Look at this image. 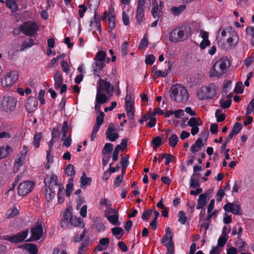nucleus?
I'll use <instances>...</instances> for the list:
<instances>
[{
	"mask_svg": "<svg viewBox=\"0 0 254 254\" xmlns=\"http://www.w3.org/2000/svg\"><path fill=\"white\" fill-rule=\"evenodd\" d=\"M227 238V235H223V234H222L218 240V244L217 246H219L222 248V247L225 244L226 242Z\"/></svg>",
	"mask_w": 254,
	"mask_h": 254,
	"instance_id": "nucleus-60",
	"label": "nucleus"
},
{
	"mask_svg": "<svg viewBox=\"0 0 254 254\" xmlns=\"http://www.w3.org/2000/svg\"><path fill=\"white\" fill-rule=\"evenodd\" d=\"M252 113H254V98L251 101L246 110V115H249Z\"/></svg>",
	"mask_w": 254,
	"mask_h": 254,
	"instance_id": "nucleus-52",
	"label": "nucleus"
},
{
	"mask_svg": "<svg viewBox=\"0 0 254 254\" xmlns=\"http://www.w3.org/2000/svg\"><path fill=\"white\" fill-rule=\"evenodd\" d=\"M168 73L169 69H165L164 70H158L157 72H156V74L155 75V76L156 77H165L168 75Z\"/></svg>",
	"mask_w": 254,
	"mask_h": 254,
	"instance_id": "nucleus-58",
	"label": "nucleus"
},
{
	"mask_svg": "<svg viewBox=\"0 0 254 254\" xmlns=\"http://www.w3.org/2000/svg\"><path fill=\"white\" fill-rule=\"evenodd\" d=\"M121 163L122 166V172H125L128 165V156L126 155L122 157L121 160Z\"/></svg>",
	"mask_w": 254,
	"mask_h": 254,
	"instance_id": "nucleus-46",
	"label": "nucleus"
},
{
	"mask_svg": "<svg viewBox=\"0 0 254 254\" xmlns=\"http://www.w3.org/2000/svg\"><path fill=\"white\" fill-rule=\"evenodd\" d=\"M106 218L110 223L114 225H119L120 224L119 221L118 213H114L106 217Z\"/></svg>",
	"mask_w": 254,
	"mask_h": 254,
	"instance_id": "nucleus-32",
	"label": "nucleus"
},
{
	"mask_svg": "<svg viewBox=\"0 0 254 254\" xmlns=\"http://www.w3.org/2000/svg\"><path fill=\"white\" fill-rule=\"evenodd\" d=\"M38 101L34 97H30L25 103V108L29 113L34 111L36 109Z\"/></svg>",
	"mask_w": 254,
	"mask_h": 254,
	"instance_id": "nucleus-20",
	"label": "nucleus"
},
{
	"mask_svg": "<svg viewBox=\"0 0 254 254\" xmlns=\"http://www.w3.org/2000/svg\"><path fill=\"white\" fill-rule=\"evenodd\" d=\"M18 74L16 71L12 70L8 72L4 79L1 80V85L3 87L12 86L18 79Z\"/></svg>",
	"mask_w": 254,
	"mask_h": 254,
	"instance_id": "nucleus-8",
	"label": "nucleus"
},
{
	"mask_svg": "<svg viewBox=\"0 0 254 254\" xmlns=\"http://www.w3.org/2000/svg\"><path fill=\"white\" fill-rule=\"evenodd\" d=\"M244 62L247 67L250 66L254 62V54H253L251 57L246 58Z\"/></svg>",
	"mask_w": 254,
	"mask_h": 254,
	"instance_id": "nucleus-63",
	"label": "nucleus"
},
{
	"mask_svg": "<svg viewBox=\"0 0 254 254\" xmlns=\"http://www.w3.org/2000/svg\"><path fill=\"white\" fill-rule=\"evenodd\" d=\"M18 213V210L15 207H13L7 211L6 215L7 218H12L17 215Z\"/></svg>",
	"mask_w": 254,
	"mask_h": 254,
	"instance_id": "nucleus-48",
	"label": "nucleus"
},
{
	"mask_svg": "<svg viewBox=\"0 0 254 254\" xmlns=\"http://www.w3.org/2000/svg\"><path fill=\"white\" fill-rule=\"evenodd\" d=\"M246 32L251 38V43L253 46L254 47V27L249 26L246 29Z\"/></svg>",
	"mask_w": 254,
	"mask_h": 254,
	"instance_id": "nucleus-49",
	"label": "nucleus"
},
{
	"mask_svg": "<svg viewBox=\"0 0 254 254\" xmlns=\"http://www.w3.org/2000/svg\"><path fill=\"white\" fill-rule=\"evenodd\" d=\"M92 179L91 178L87 177L84 172L80 178V187L82 189L85 188L87 186L90 185Z\"/></svg>",
	"mask_w": 254,
	"mask_h": 254,
	"instance_id": "nucleus-27",
	"label": "nucleus"
},
{
	"mask_svg": "<svg viewBox=\"0 0 254 254\" xmlns=\"http://www.w3.org/2000/svg\"><path fill=\"white\" fill-rule=\"evenodd\" d=\"M108 101L107 96L105 95L103 92L97 91V95L96 96V104L95 105V109L97 111L100 110V105L105 103Z\"/></svg>",
	"mask_w": 254,
	"mask_h": 254,
	"instance_id": "nucleus-15",
	"label": "nucleus"
},
{
	"mask_svg": "<svg viewBox=\"0 0 254 254\" xmlns=\"http://www.w3.org/2000/svg\"><path fill=\"white\" fill-rule=\"evenodd\" d=\"M55 190H49L48 188L46 189L45 191V196L46 199L48 202L54 198L55 195Z\"/></svg>",
	"mask_w": 254,
	"mask_h": 254,
	"instance_id": "nucleus-42",
	"label": "nucleus"
},
{
	"mask_svg": "<svg viewBox=\"0 0 254 254\" xmlns=\"http://www.w3.org/2000/svg\"><path fill=\"white\" fill-rule=\"evenodd\" d=\"M42 136L41 133H36L34 137V145L35 147L37 148L39 147V143Z\"/></svg>",
	"mask_w": 254,
	"mask_h": 254,
	"instance_id": "nucleus-61",
	"label": "nucleus"
},
{
	"mask_svg": "<svg viewBox=\"0 0 254 254\" xmlns=\"http://www.w3.org/2000/svg\"><path fill=\"white\" fill-rule=\"evenodd\" d=\"M31 240L36 241L40 239L43 234V229L40 225H35L31 230Z\"/></svg>",
	"mask_w": 254,
	"mask_h": 254,
	"instance_id": "nucleus-18",
	"label": "nucleus"
},
{
	"mask_svg": "<svg viewBox=\"0 0 254 254\" xmlns=\"http://www.w3.org/2000/svg\"><path fill=\"white\" fill-rule=\"evenodd\" d=\"M203 146V143L200 138H198L195 143L193 144L190 148V150L193 153L198 152Z\"/></svg>",
	"mask_w": 254,
	"mask_h": 254,
	"instance_id": "nucleus-33",
	"label": "nucleus"
},
{
	"mask_svg": "<svg viewBox=\"0 0 254 254\" xmlns=\"http://www.w3.org/2000/svg\"><path fill=\"white\" fill-rule=\"evenodd\" d=\"M169 94L171 100L177 102H186L189 98L188 90L181 84L173 85Z\"/></svg>",
	"mask_w": 254,
	"mask_h": 254,
	"instance_id": "nucleus-3",
	"label": "nucleus"
},
{
	"mask_svg": "<svg viewBox=\"0 0 254 254\" xmlns=\"http://www.w3.org/2000/svg\"><path fill=\"white\" fill-rule=\"evenodd\" d=\"M230 62L226 57H223L216 62L209 71V75L211 77L221 78L224 76L230 66Z\"/></svg>",
	"mask_w": 254,
	"mask_h": 254,
	"instance_id": "nucleus-1",
	"label": "nucleus"
},
{
	"mask_svg": "<svg viewBox=\"0 0 254 254\" xmlns=\"http://www.w3.org/2000/svg\"><path fill=\"white\" fill-rule=\"evenodd\" d=\"M34 184L31 181H25L19 184L18 187L19 195L24 196L28 194L33 189Z\"/></svg>",
	"mask_w": 254,
	"mask_h": 254,
	"instance_id": "nucleus-9",
	"label": "nucleus"
},
{
	"mask_svg": "<svg viewBox=\"0 0 254 254\" xmlns=\"http://www.w3.org/2000/svg\"><path fill=\"white\" fill-rule=\"evenodd\" d=\"M218 32L221 37L224 38L229 37L236 31L233 27L228 26L227 27H220Z\"/></svg>",
	"mask_w": 254,
	"mask_h": 254,
	"instance_id": "nucleus-22",
	"label": "nucleus"
},
{
	"mask_svg": "<svg viewBox=\"0 0 254 254\" xmlns=\"http://www.w3.org/2000/svg\"><path fill=\"white\" fill-rule=\"evenodd\" d=\"M28 150V147L26 146H24L22 149L17 155L13 165V169L15 171L17 172L19 168L25 163Z\"/></svg>",
	"mask_w": 254,
	"mask_h": 254,
	"instance_id": "nucleus-7",
	"label": "nucleus"
},
{
	"mask_svg": "<svg viewBox=\"0 0 254 254\" xmlns=\"http://www.w3.org/2000/svg\"><path fill=\"white\" fill-rule=\"evenodd\" d=\"M179 140L178 136L176 134L173 133L168 139V143L171 147H174L177 144Z\"/></svg>",
	"mask_w": 254,
	"mask_h": 254,
	"instance_id": "nucleus-37",
	"label": "nucleus"
},
{
	"mask_svg": "<svg viewBox=\"0 0 254 254\" xmlns=\"http://www.w3.org/2000/svg\"><path fill=\"white\" fill-rule=\"evenodd\" d=\"M178 221L182 224H185L187 221V217L183 211H180L178 213Z\"/></svg>",
	"mask_w": 254,
	"mask_h": 254,
	"instance_id": "nucleus-54",
	"label": "nucleus"
},
{
	"mask_svg": "<svg viewBox=\"0 0 254 254\" xmlns=\"http://www.w3.org/2000/svg\"><path fill=\"white\" fill-rule=\"evenodd\" d=\"M72 216L70 211L67 210L64 213L63 218L62 220V226L63 227L64 225L66 226L69 225Z\"/></svg>",
	"mask_w": 254,
	"mask_h": 254,
	"instance_id": "nucleus-29",
	"label": "nucleus"
},
{
	"mask_svg": "<svg viewBox=\"0 0 254 254\" xmlns=\"http://www.w3.org/2000/svg\"><path fill=\"white\" fill-rule=\"evenodd\" d=\"M125 104L127 116L129 119H132L134 116V103L132 102Z\"/></svg>",
	"mask_w": 254,
	"mask_h": 254,
	"instance_id": "nucleus-28",
	"label": "nucleus"
},
{
	"mask_svg": "<svg viewBox=\"0 0 254 254\" xmlns=\"http://www.w3.org/2000/svg\"><path fill=\"white\" fill-rule=\"evenodd\" d=\"M16 104V99L11 96L0 97V109L6 112L13 111Z\"/></svg>",
	"mask_w": 254,
	"mask_h": 254,
	"instance_id": "nucleus-5",
	"label": "nucleus"
},
{
	"mask_svg": "<svg viewBox=\"0 0 254 254\" xmlns=\"http://www.w3.org/2000/svg\"><path fill=\"white\" fill-rule=\"evenodd\" d=\"M148 45V39L146 34L144 35L138 46L139 50H145Z\"/></svg>",
	"mask_w": 254,
	"mask_h": 254,
	"instance_id": "nucleus-39",
	"label": "nucleus"
},
{
	"mask_svg": "<svg viewBox=\"0 0 254 254\" xmlns=\"http://www.w3.org/2000/svg\"><path fill=\"white\" fill-rule=\"evenodd\" d=\"M208 195V194L207 193H202L199 195L196 205V208L197 209L202 208L205 205Z\"/></svg>",
	"mask_w": 254,
	"mask_h": 254,
	"instance_id": "nucleus-25",
	"label": "nucleus"
},
{
	"mask_svg": "<svg viewBox=\"0 0 254 254\" xmlns=\"http://www.w3.org/2000/svg\"><path fill=\"white\" fill-rule=\"evenodd\" d=\"M188 125L191 127V133L194 135L199 132V126L202 125V122L199 118H191L188 122Z\"/></svg>",
	"mask_w": 254,
	"mask_h": 254,
	"instance_id": "nucleus-11",
	"label": "nucleus"
},
{
	"mask_svg": "<svg viewBox=\"0 0 254 254\" xmlns=\"http://www.w3.org/2000/svg\"><path fill=\"white\" fill-rule=\"evenodd\" d=\"M144 15L143 8H137L136 12V18L138 23L142 22Z\"/></svg>",
	"mask_w": 254,
	"mask_h": 254,
	"instance_id": "nucleus-41",
	"label": "nucleus"
},
{
	"mask_svg": "<svg viewBox=\"0 0 254 254\" xmlns=\"http://www.w3.org/2000/svg\"><path fill=\"white\" fill-rule=\"evenodd\" d=\"M244 90V86L242 82H239L236 83L234 88V91L239 94L242 93Z\"/></svg>",
	"mask_w": 254,
	"mask_h": 254,
	"instance_id": "nucleus-55",
	"label": "nucleus"
},
{
	"mask_svg": "<svg viewBox=\"0 0 254 254\" xmlns=\"http://www.w3.org/2000/svg\"><path fill=\"white\" fill-rule=\"evenodd\" d=\"M20 248L26 250L30 254H37L38 253L37 246L33 244L25 243L20 245Z\"/></svg>",
	"mask_w": 254,
	"mask_h": 254,
	"instance_id": "nucleus-23",
	"label": "nucleus"
},
{
	"mask_svg": "<svg viewBox=\"0 0 254 254\" xmlns=\"http://www.w3.org/2000/svg\"><path fill=\"white\" fill-rule=\"evenodd\" d=\"M55 81V86L56 88H59L63 84V78L62 73L57 71L54 76Z\"/></svg>",
	"mask_w": 254,
	"mask_h": 254,
	"instance_id": "nucleus-26",
	"label": "nucleus"
},
{
	"mask_svg": "<svg viewBox=\"0 0 254 254\" xmlns=\"http://www.w3.org/2000/svg\"><path fill=\"white\" fill-rule=\"evenodd\" d=\"M27 235L28 231L25 230L22 232L19 233L17 235H15L11 237H9L6 239L11 242L17 243L21 242L24 240H25L27 237Z\"/></svg>",
	"mask_w": 254,
	"mask_h": 254,
	"instance_id": "nucleus-19",
	"label": "nucleus"
},
{
	"mask_svg": "<svg viewBox=\"0 0 254 254\" xmlns=\"http://www.w3.org/2000/svg\"><path fill=\"white\" fill-rule=\"evenodd\" d=\"M104 65V62L95 61V64L93 66L94 74L99 76L100 73V71L103 68Z\"/></svg>",
	"mask_w": 254,
	"mask_h": 254,
	"instance_id": "nucleus-30",
	"label": "nucleus"
},
{
	"mask_svg": "<svg viewBox=\"0 0 254 254\" xmlns=\"http://www.w3.org/2000/svg\"><path fill=\"white\" fill-rule=\"evenodd\" d=\"M57 180L58 178L56 175L51 174L46 177L45 179L44 183L48 189L55 190V189L58 188L59 186Z\"/></svg>",
	"mask_w": 254,
	"mask_h": 254,
	"instance_id": "nucleus-12",
	"label": "nucleus"
},
{
	"mask_svg": "<svg viewBox=\"0 0 254 254\" xmlns=\"http://www.w3.org/2000/svg\"><path fill=\"white\" fill-rule=\"evenodd\" d=\"M242 125L239 123H236L232 129V131L235 134H238L242 129Z\"/></svg>",
	"mask_w": 254,
	"mask_h": 254,
	"instance_id": "nucleus-62",
	"label": "nucleus"
},
{
	"mask_svg": "<svg viewBox=\"0 0 254 254\" xmlns=\"http://www.w3.org/2000/svg\"><path fill=\"white\" fill-rule=\"evenodd\" d=\"M114 213H118V211L117 209L113 208L112 206L108 207L104 211L105 217Z\"/></svg>",
	"mask_w": 254,
	"mask_h": 254,
	"instance_id": "nucleus-51",
	"label": "nucleus"
},
{
	"mask_svg": "<svg viewBox=\"0 0 254 254\" xmlns=\"http://www.w3.org/2000/svg\"><path fill=\"white\" fill-rule=\"evenodd\" d=\"M35 42L34 40L32 39H29L27 41H25L23 42V43L21 44L20 47V50L23 51L25 50V49L30 48L35 45Z\"/></svg>",
	"mask_w": 254,
	"mask_h": 254,
	"instance_id": "nucleus-40",
	"label": "nucleus"
},
{
	"mask_svg": "<svg viewBox=\"0 0 254 254\" xmlns=\"http://www.w3.org/2000/svg\"><path fill=\"white\" fill-rule=\"evenodd\" d=\"M73 178L69 179L68 184L66 186V194L67 196H70L73 189Z\"/></svg>",
	"mask_w": 254,
	"mask_h": 254,
	"instance_id": "nucleus-44",
	"label": "nucleus"
},
{
	"mask_svg": "<svg viewBox=\"0 0 254 254\" xmlns=\"http://www.w3.org/2000/svg\"><path fill=\"white\" fill-rule=\"evenodd\" d=\"M110 243V240L108 238H104L101 239L99 243V245L97 247V250L99 251H102L106 249L104 246H107Z\"/></svg>",
	"mask_w": 254,
	"mask_h": 254,
	"instance_id": "nucleus-36",
	"label": "nucleus"
},
{
	"mask_svg": "<svg viewBox=\"0 0 254 254\" xmlns=\"http://www.w3.org/2000/svg\"><path fill=\"white\" fill-rule=\"evenodd\" d=\"M111 231L113 235L118 240L124 234V231L121 227H114Z\"/></svg>",
	"mask_w": 254,
	"mask_h": 254,
	"instance_id": "nucleus-34",
	"label": "nucleus"
},
{
	"mask_svg": "<svg viewBox=\"0 0 254 254\" xmlns=\"http://www.w3.org/2000/svg\"><path fill=\"white\" fill-rule=\"evenodd\" d=\"M83 223V220L80 217L76 216H72L69 224H71L74 226H77Z\"/></svg>",
	"mask_w": 254,
	"mask_h": 254,
	"instance_id": "nucleus-45",
	"label": "nucleus"
},
{
	"mask_svg": "<svg viewBox=\"0 0 254 254\" xmlns=\"http://www.w3.org/2000/svg\"><path fill=\"white\" fill-rule=\"evenodd\" d=\"M121 150V145H118L113 152V161H116L118 159V155L120 152V150Z\"/></svg>",
	"mask_w": 254,
	"mask_h": 254,
	"instance_id": "nucleus-59",
	"label": "nucleus"
},
{
	"mask_svg": "<svg viewBox=\"0 0 254 254\" xmlns=\"http://www.w3.org/2000/svg\"><path fill=\"white\" fill-rule=\"evenodd\" d=\"M224 209L225 211L232 212L235 215L241 214L240 205L237 203L228 202L224 206Z\"/></svg>",
	"mask_w": 254,
	"mask_h": 254,
	"instance_id": "nucleus-16",
	"label": "nucleus"
},
{
	"mask_svg": "<svg viewBox=\"0 0 254 254\" xmlns=\"http://www.w3.org/2000/svg\"><path fill=\"white\" fill-rule=\"evenodd\" d=\"M5 4L11 11L15 12L17 11L18 8L14 0H6Z\"/></svg>",
	"mask_w": 254,
	"mask_h": 254,
	"instance_id": "nucleus-38",
	"label": "nucleus"
},
{
	"mask_svg": "<svg viewBox=\"0 0 254 254\" xmlns=\"http://www.w3.org/2000/svg\"><path fill=\"white\" fill-rule=\"evenodd\" d=\"M113 87L110 83L104 80L100 79L97 87V91H105L107 94H110L113 90Z\"/></svg>",
	"mask_w": 254,
	"mask_h": 254,
	"instance_id": "nucleus-17",
	"label": "nucleus"
},
{
	"mask_svg": "<svg viewBox=\"0 0 254 254\" xmlns=\"http://www.w3.org/2000/svg\"><path fill=\"white\" fill-rule=\"evenodd\" d=\"M106 57V54L105 52L103 51H98L96 54L94 60L104 62Z\"/></svg>",
	"mask_w": 254,
	"mask_h": 254,
	"instance_id": "nucleus-43",
	"label": "nucleus"
},
{
	"mask_svg": "<svg viewBox=\"0 0 254 254\" xmlns=\"http://www.w3.org/2000/svg\"><path fill=\"white\" fill-rule=\"evenodd\" d=\"M117 126H115L113 124H110L108 127L106 135L107 137L111 141H115L118 137L119 134L117 133Z\"/></svg>",
	"mask_w": 254,
	"mask_h": 254,
	"instance_id": "nucleus-14",
	"label": "nucleus"
},
{
	"mask_svg": "<svg viewBox=\"0 0 254 254\" xmlns=\"http://www.w3.org/2000/svg\"><path fill=\"white\" fill-rule=\"evenodd\" d=\"M19 29L24 34L29 36H33L38 31L39 27L36 23L29 21L21 25Z\"/></svg>",
	"mask_w": 254,
	"mask_h": 254,
	"instance_id": "nucleus-6",
	"label": "nucleus"
},
{
	"mask_svg": "<svg viewBox=\"0 0 254 254\" xmlns=\"http://www.w3.org/2000/svg\"><path fill=\"white\" fill-rule=\"evenodd\" d=\"M239 41V38L238 35L237 33L235 32L227 39L225 43V48L228 50L234 49L238 43Z\"/></svg>",
	"mask_w": 254,
	"mask_h": 254,
	"instance_id": "nucleus-13",
	"label": "nucleus"
},
{
	"mask_svg": "<svg viewBox=\"0 0 254 254\" xmlns=\"http://www.w3.org/2000/svg\"><path fill=\"white\" fill-rule=\"evenodd\" d=\"M104 118V114L103 112H100L99 115L96 118V125L100 127L103 124Z\"/></svg>",
	"mask_w": 254,
	"mask_h": 254,
	"instance_id": "nucleus-57",
	"label": "nucleus"
},
{
	"mask_svg": "<svg viewBox=\"0 0 254 254\" xmlns=\"http://www.w3.org/2000/svg\"><path fill=\"white\" fill-rule=\"evenodd\" d=\"M47 163L46 164V168L47 169H49L50 167L51 164L53 162V157L51 155L50 150L47 151Z\"/></svg>",
	"mask_w": 254,
	"mask_h": 254,
	"instance_id": "nucleus-53",
	"label": "nucleus"
},
{
	"mask_svg": "<svg viewBox=\"0 0 254 254\" xmlns=\"http://www.w3.org/2000/svg\"><path fill=\"white\" fill-rule=\"evenodd\" d=\"M222 251V248L219 246L212 247L209 254H219Z\"/></svg>",
	"mask_w": 254,
	"mask_h": 254,
	"instance_id": "nucleus-64",
	"label": "nucleus"
},
{
	"mask_svg": "<svg viewBox=\"0 0 254 254\" xmlns=\"http://www.w3.org/2000/svg\"><path fill=\"white\" fill-rule=\"evenodd\" d=\"M12 148L8 145L0 146V160L7 158L12 152Z\"/></svg>",
	"mask_w": 254,
	"mask_h": 254,
	"instance_id": "nucleus-21",
	"label": "nucleus"
},
{
	"mask_svg": "<svg viewBox=\"0 0 254 254\" xmlns=\"http://www.w3.org/2000/svg\"><path fill=\"white\" fill-rule=\"evenodd\" d=\"M163 2L160 1L159 3L157 0H152L151 12L154 18L160 17L162 15Z\"/></svg>",
	"mask_w": 254,
	"mask_h": 254,
	"instance_id": "nucleus-10",
	"label": "nucleus"
},
{
	"mask_svg": "<svg viewBox=\"0 0 254 254\" xmlns=\"http://www.w3.org/2000/svg\"><path fill=\"white\" fill-rule=\"evenodd\" d=\"M129 43L127 42H124L121 45V52L123 55L126 56L128 53V48Z\"/></svg>",
	"mask_w": 254,
	"mask_h": 254,
	"instance_id": "nucleus-56",
	"label": "nucleus"
},
{
	"mask_svg": "<svg viewBox=\"0 0 254 254\" xmlns=\"http://www.w3.org/2000/svg\"><path fill=\"white\" fill-rule=\"evenodd\" d=\"M191 34V28L189 25H183L179 28L174 29L169 34L171 42L178 43L185 41Z\"/></svg>",
	"mask_w": 254,
	"mask_h": 254,
	"instance_id": "nucleus-2",
	"label": "nucleus"
},
{
	"mask_svg": "<svg viewBox=\"0 0 254 254\" xmlns=\"http://www.w3.org/2000/svg\"><path fill=\"white\" fill-rule=\"evenodd\" d=\"M108 27L109 30L108 32L111 33L113 29L116 26V18H108Z\"/></svg>",
	"mask_w": 254,
	"mask_h": 254,
	"instance_id": "nucleus-47",
	"label": "nucleus"
},
{
	"mask_svg": "<svg viewBox=\"0 0 254 254\" xmlns=\"http://www.w3.org/2000/svg\"><path fill=\"white\" fill-rule=\"evenodd\" d=\"M92 25H94L96 29L99 32H101V26L100 23V18L97 13H94V20L91 22Z\"/></svg>",
	"mask_w": 254,
	"mask_h": 254,
	"instance_id": "nucleus-35",
	"label": "nucleus"
},
{
	"mask_svg": "<svg viewBox=\"0 0 254 254\" xmlns=\"http://www.w3.org/2000/svg\"><path fill=\"white\" fill-rule=\"evenodd\" d=\"M218 90L217 86L211 83L199 88L196 91V95L201 100L211 99L216 96Z\"/></svg>",
	"mask_w": 254,
	"mask_h": 254,
	"instance_id": "nucleus-4",
	"label": "nucleus"
},
{
	"mask_svg": "<svg viewBox=\"0 0 254 254\" xmlns=\"http://www.w3.org/2000/svg\"><path fill=\"white\" fill-rule=\"evenodd\" d=\"M65 173L68 176H74L75 172L73 166L71 164H68L65 167Z\"/></svg>",
	"mask_w": 254,
	"mask_h": 254,
	"instance_id": "nucleus-50",
	"label": "nucleus"
},
{
	"mask_svg": "<svg viewBox=\"0 0 254 254\" xmlns=\"http://www.w3.org/2000/svg\"><path fill=\"white\" fill-rule=\"evenodd\" d=\"M173 233L169 227L166 229V234L163 237L162 242L164 243L165 245L167 244H173Z\"/></svg>",
	"mask_w": 254,
	"mask_h": 254,
	"instance_id": "nucleus-24",
	"label": "nucleus"
},
{
	"mask_svg": "<svg viewBox=\"0 0 254 254\" xmlns=\"http://www.w3.org/2000/svg\"><path fill=\"white\" fill-rule=\"evenodd\" d=\"M186 8V5L185 4H182L179 6H173L171 8L170 11L173 15L177 16L182 13Z\"/></svg>",
	"mask_w": 254,
	"mask_h": 254,
	"instance_id": "nucleus-31",
	"label": "nucleus"
}]
</instances>
